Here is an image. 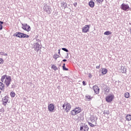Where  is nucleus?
<instances>
[{"label": "nucleus", "mask_w": 131, "mask_h": 131, "mask_svg": "<svg viewBox=\"0 0 131 131\" xmlns=\"http://www.w3.org/2000/svg\"><path fill=\"white\" fill-rule=\"evenodd\" d=\"M1 81L2 82H4L7 86H9L11 84L12 79L11 78V76L4 75L1 77Z\"/></svg>", "instance_id": "nucleus-1"}, {"label": "nucleus", "mask_w": 131, "mask_h": 131, "mask_svg": "<svg viewBox=\"0 0 131 131\" xmlns=\"http://www.w3.org/2000/svg\"><path fill=\"white\" fill-rule=\"evenodd\" d=\"M97 120H98V117L95 115H91L90 117V121L92 122H88V124L91 127H94L97 126Z\"/></svg>", "instance_id": "nucleus-2"}, {"label": "nucleus", "mask_w": 131, "mask_h": 131, "mask_svg": "<svg viewBox=\"0 0 131 131\" xmlns=\"http://www.w3.org/2000/svg\"><path fill=\"white\" fill-rule=\"evenodd\" d=\"M62 108L63 111L68 113L71 110V104L68 102H66L62 104Z\"/></svg>", "instance_id": "nucleus-3"}, {"label": "nucleus", "mask_w": 131, "mask_h": 131, "mask_svg": "<svg viewBox=\"0 0 131 131\" xmlns=\"http://www.w3.org/2000/svg\"><path fill=\"white\" fill-rule=\"evenodd\" d=\"M81 112V108L79 107H76L74 110H73L71 111V115L72 116H74L78 113H80Z\"/></svg>", "instance_id": "nucleus-4"}, {"label": "nucleus", "mask_w": 131, "mask_h": 131, "mask_svg": "<svg viewBox=\"0 0 131 131\" xmlns=\"http://www.w3.org/2000/svg\"><path fill=\"white\" fill-rule=\"evenodd\" d=\"M15 35V36H16V37H19L20 38H25V37L26 38H28V37H29V35L24 33H20V32L16 33Z\"/></svg>", "instance_id": "nucleus-5"}, {"label": "nucleus", "mask_w": 131, "mask_h": 131, "mask_svg": "<svg viewBox=\"0 0 131 131\" xmlns=\"http://www.w3.org/2000/svg\"><path fill=\"white\" fill-rule=\"evenodd\" d=\"M21 26V28L24 30H25V31H27V32H29V31L31 30V28L30 27V26L28 25L27 24H23Z\"/></svg>", "instance_id": "nucleus-6"}, {"label": "nucleus", "mask_w": 131, "mask_h": 131, "mask_svg": "<svg viewBox=\"0 0 131 131\" xmlns=\"http://www.w3.org/2000/svg\"><path fill=\"white\" fill-rule=\"evenodd\" d=\"M114 95L113 94H110L107 96L105 97V100L107 102V103H111L113 100H114Z\"/></svg>", "instance_id": "nucleus-7"}, {"label": "nucleus", "mask_w": 131, "mask_h": 131, "mask_svg": "<svg viewBox=\"0 0 131 131\" xmlns=\"http://www.w3.org/2000/svg\"><path fill=\"white\" fill-rule=\"evenodd\" d=\"M91 28V25H85L82 29V31L84 33H86L90 31V28Z\"/></svg>", "instance_id": "nucleus-8"}, {"label": "nucleus", "mask_w": 131, "mask_h": 131, "mask_svg": "<svg viewBox=\"0 0 131 131\" xmlns=\"http://www.w3.org/2000/svg\"><path fill=\"white\" fill-rule=\"evenodd\" d=\"M120 8L121 10H123V11H128V9H129V6H128L127 4L123 3L121 4Z\"/></svg>", "instance_id": "nucleus-9"}, {"label": "nucleus", "mask_w": 131, "mask_h": 131, "mask_svg": "<svg viewBox=\"0 0 131 131\" xmlns=\"http://www.w3.org/2000/svg\"><path fill=\"white\" fill-rule=\"evenodd\" d=\"M48 110L49 112H54L55 111V105L53 103L49 104Z\"/></svg>", "instance_id": "nucleus-10"}, {"label": "nucleus", "mask_w": 131, "mask_h": 131, "mask_svg": "<svg viewBox=\"0 0 131 131\" xmlns=\"http://www.w3.org/2000/svg\"><path fill=\"white\" fill-rule=\"evenodd\" d=\"M93 90L96 95H98V94L100 93V89L99 88V86H98V85H95L93 86Z\"/></svg>", "instance_id": "nucleus-11"}, {"label": "nucleus", "mask_w": 131, "mask_h": 131, "mask_svg": "<svg viewBox=\"0 0 131 131\" xmlns=\"http://www.w3.org/2000/svg\"><path fill=\"white\" fill-rule=\"evenodd\" d=\"M43 9L48 14H50L51 13V8H50L49 6H45Z\"/></svg>", "instance_id": "nucleus-12"}, {"label": "nucleus", "mask_w": 131, "mask_h": 131, "mask_svg": "<svg viewBox=\"0 0 131 131\" xmlns=\"http://www.w3.org/2000/svg\"><path fill=\"white\" fill-rule=\"evenodd\" d=\"M81 131H89V126L85 125L84 126H81L80 128Z\"/></svg>", "instance_id": "nucleus-13"}, {"label": "nucleus", "mask_w": 131, "mask_h": 131, "mask_svg": "<svg viewBox=\"0 0 131 131\" xmlns=\"http://www.w3.org/2000/svg\"><path fill=\"white\" fill-rule=\"evenodd\" d=\"M89 5L91 8H94L95 7V2H94V1L91 0L89 3Z\"/></svg>", "instance_id": "nucleus-14"}, {"label": "nucleus", "mask_w": 131, "mask_h": 131, "mask_svg": "<svg viewBox=\"0 0 131 131\" xmlns=\"http://www.w3.org/2000/svg\"><path fill=\"white\" fill-rule=\"evenodd\" d=\"M85 99L86 100H87V101H92V100L93 99V97H92L90 95L87 94L85 96Z\"/></svg>", "instance_id": "nucleus-15"}, {"label": "nucleus", "mask_w": 131, "mask_h": 131, "mask_svg": "<svg viewBox=\"0 0 131 131\" xmlns=\"http://www.w3.org/2000/svg\"><path fill=\"white\" fill-rule=\"evenodd\" d=\"M107 72H108V70H107V69L103 68L101 70V73L103 75L105 74H106Z\"/></svg>", "instance_id": "nucleus-16"}, {"label": "nucleus", "mask_w": 131, "mask_h": 131, "mask_svg": "<svg viewBox=\"0 0 131 131\" xmlns=\"http://www.w3.org/2000/svg\"><path fill=\"white\" fill-rule=\"evenodd\" d=\"M51 69H53L54 71H57V70H58V67H57L56 64H52Z\"/></svg>", "instance_id": "nucleus-17"}, {"label": "nucleus", "mask_w": 131, "mask_h": 131, "mask_svg": "<svg viewBox=\"0 0 131 131\" xmlns=\"http://www.w3.org/2000/svg\"><path fill=\"white\" fill-rule=\"evenodd\" d=\"M121 73H125L126 72V68L124 67H121Z\"/></svg>", "instance_id": "nucleus-18"}, {"label": "nucleus", "mask_w": 131, "mask_h": 131, "mask_svg": "<svg viewBox=\"0 0 131 131\" xmlns=\"http://www.w3.org/2000/svg\"><path fill=\"white\" fill-rule=\"evenodd\" d=\"M126 120L127 121H130L131 120V115L129 114H128L126 116Z\"/></svg>", "instance_id": "nucleus-19"}, {"label": "nucleus", "mask_w": 131, "mask_h": 131, "mask_svg": "<svg viewBox=\"0 0 131 131\" xmlns=\"http://www.w3.org/2000/svg\"><path fill=\"white\" fill-rule=\"evenodd\" d=\"M0 89L1 90H5V84L2 82H0Z\"/></svg>", "instance_id": "nucleus-20"}, {"label": "nucleus", "mask_w": 131, "mask_h": 131, "mask_svg": "<svg viewBox=\"0 0 131 131\" xmlns=\"http://www.w3.org/2000/svg\"><path fill=\"white\" fill-rule=\"evenodd\" d=\"M124 97L126 99H128V98H129L130 97V96L129 95V93L126 92V93H124Z\"/></svg>", "instance_id": "nucleus-21"}, {"label": "nucleus", "mask_w": 131, "mask_h": 131, "mask_svg": "<svg viewBox=\"0 0 131 131\" xmlns=\"http://www.w3.org/2000/svg\"><path fill=\"white\" fill-rule=\"evenodd\" d=\"M94 1V0H91ZM97 4H99V5H102L103 4V2H104V0H96Z\"/></svg>", "instance_id": "nucleus-22"}, {"label": "nucleus", "mask_w": 131, "mask_h": 131, "mask_svg": "<svg viewBox=\"0 0 131 131\" xmlns=\"http://www.w3.org/2000/svg\"><path fill=\"white\" fill-rule=\"evenodd\" d=\"M104 34L105 35H110V34H112V33L111 32L108 31L105 32L104 33Z\"/></svg>", "instance_id": "nucleus-23"}, {"label": "nucleus", "mask_w": 131, "mask_h": 131, "mask_svg": "<svg viewBox=\"0 0 131 131\" xmlns=\"http://www.w3.org/2000/svg\"><path fill=\"white\" fill-rule=\"evenodd\" d=\"M10 96L11 98H14L15 97V96H16V94L15 93V92H12L10 93Z\"/></svg>", "instance_id": "nucleus-24"}, {"label": "nucleus", "mask_w": 131, "mask_h": 131, "mask_svg": "<svg viewBox=\"0 0 131 131\" xmlns=\"http://www.w3.org/2000/svg\"><path fill=\"white\" fill-rule=\"evenodd\" d=\"M7 103H8V99H4V101H3V104L4 105V106H6L7 105Z\"/></svg>", "instance_id": "nucleus-25"}, {"label": "nucleus", "mask_w": 131, "mask_h": 131, "mask_svg": "<svg viewBox=\"0 0 131 131\" xmlns=\"http://www.w3.org/2000/svg\"><path fill=\"white\" fill-rule=\"evenodd\" d=\"M62 69L64 71H68V69L66 68V67H65V63H63V65L62 66Z\"/></svg>", "instance_id": "nucleus-26"}, {"label": "nucleus", "mask_w": 131, "mask_h": 131, "mask_svg": "<svg viewBox=\"0 0 131 131\" xmlns=\"http://www.w3.org/2000/svg\"><path fill=\"white\" fill-rule=\"evenodd\" d=\"M2 24H4V21H0V30H2L3 29Z\"/></svg>", "instance_id": "nucleus-27"}, {"label": "nucleus", "mask_w": 131, "mask_h": 131, "mask_svg": "<svg viewBox=\"0 0 131 131\" xmlns=\"http://www.w3.org/2000/svg\"><path fill=\"white\" fill-rule=\"evenodd\" d=\"M59 57L60 56L58 55L57 54L54 55V58L56 59H58V58H59Z\"/></svg>", "instance_id": "nucleus-28"}, {"label": "nucleus", "mask_w": 131, "mask_h": 131, "mask_svg": "<svg viewBox=\"0 0 131 131\" xmlns=\"http://www.w3.org/2000/svg\"><path fill=\"white\" fill-rule=\"evenodd\" d=\"M4 59L3 58H0V64H4Z\"/></svg>", "instance_id": "nucleus-29"}, {"label": "nucleus", "mask_w": 131, "mask_h": 131, "mask_svg": "<svg viewBox=\"0 0 131 131\" xmlns=\"http://www.w3.org/2000/svg\"><path fill=\"white\" fill-rule=\"evenodd\" d=\"M62 50L64 51V52H68V50H67L66 48H62Z\"/></svg>", "instance_id": "nucleus-30"}, {"label": "nucleus", "mask_w": 131, "mask_h": 131, "mask_svg": "<svg viewBox=\"0 0 131 131\" xmlns=\"http://www.w3.org/2000/svg\"><path fill=\"white\" fill-rule=\"evenodd\" d=\"M74 7H77V3H74Z\"/></svg>", "instance_id": "nucleus-31"}, {"label": "nucleus", "mask_w": 131, "mask_h": 131, "mask_svg": "<svg viewBox=\"0 0 131 131\" xmlns=\"http://www.w3.org/2000/svg\"><path fill=\"white\" fill-rule=\"evenodd\" d=\"M82 83H83V85H86V83H85V81H83L82 82Z\"/></svg>", "instance_id": "nucleus-32"}, {"label": "nucleus", "mask_w": 131, "mask_h": 131, "mask_svg": "<svg viewBox=\"0 0 131 131\" xmlns=\"http://www.w3.org/2000/svg\"><path fill=\"white\" fill-rule=\"evenodd\" d=\"M5 53L4 52H0V55H1V56H4Z\"/></svg>", "instance_id": "nucleus-33"}, {"label": "nucleus", "mask_w": 131, "mask_h": 131, "mask_svg": "<svg viewBox=\"0 0 131 131\" xmlns=\"http://www.w3.org/2000/svg\"><path fill=\"white\" fill-rule=\"evenodd\" d=\"M96 69H100V65L98 66H96Z\"/></svg>", "instance_id": "nucleus-34"}, {"label": "nucleus", "mask_w": 131, "mask_h": 131, "mask_svg": "<svg viewBox=\"0 0 131 131\" xmlns=\"http://www.w3.org/2000/svg\"><path fill=\"white\" fill-rule=\"evenodd\" d=\"M3 56H8V54L7 53H4V55Z\"/></svg>", "instance_id": "nucleus-35"}, {"label": "nucleus", "mask_w": 131, "mask_h": 131, "mask_svg": "<svg viewBox=\"0 0 131 131\" xmlns=\"http://www.w3.org/2000/svg\"><path fill=\"white\" fill-rule=\"evenodd\" d=\"M62 61H63V62H66V61H67V59H63Z\"/></svg>", "instance_id": "nucleus-36"}, {"label": "nucleus", "mask_w": 131, "mask_h": 131, "mask_svg": "<svg viewBox=\"0 0 131 131\" xmlns=\"http://www.w3.org/2000/svg\"><path fill=\"white\" fill-rule=\"evenodd\" d=\"M128 125H129V126H131V125L129 124V123H128Z\"/></svg>", "instance_id": "nucleus-37"}, {"label": "nucleus", "mask_w": 131, "mask_h": 131, "mask_svg": "<svg viewBox=\"0 0 131 131\" xmlns=\"http://www.w3.org/2000/svg\"><path fill=\"white\" fill-rule=\"evenodd\" d=\"M63 5L64 6V5H65V3H62Z\"/></svg>", "instance_id": "nucleus-38"}, {"label": "nucleus", "mask_w": 131, "mask_h": 131, "mask_svg": "<svg viewBox=\"0 0 131 131\" xmlns=\"http://www.w3.org/2000/svg\"><path fill=\"white\" fill-rule=\"evenodd\" d=\"M58 53H60V52H59Z\"/></svg>", "instance_id": "nucleus-39"}]
</instances>
